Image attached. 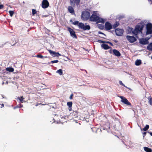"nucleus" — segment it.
<instances>
[{
	"instance_id": "6ab92c4d",
	"label": "nucleus",
	"mask_w": 152,
	"mask_h": 152,
	"mask_svg": "<svg viewBox=\"0 0 152 152\" xmlns=\"http://www.w3.org/2000/svg\"><path fill=\"white\" fill-rule=\"evenodd\" d=\"M6 69L9 72H13L14 71V69L12 67L6 68Z\"/></svg>"
},
{
	"instance_id": "f8f14e48",
	"label": "nucleus",
	"mask_w": 152,
	"mask_h": 152,
	"mask_svg": "<svg viewBox=\"0 0 152 152\" xmlns=\"http://www.w3.org/2000/svg\"><path fill=\"white\" fill-rule=\"evenodd\" d=\"M124 32L123 30L119 28L116 29L115 30V32L117 35L118 36H121Z\"/></svg>"
},
{
	"instance_id": "6e6d98bb",
	"label": "nucleus",
	"mask_w": 152,
	"mask_h": 152,
	"mask_svg": "<svg viewBox=\"0 0 152 152\" xmlns=\"http://www.w3.org/2000/svg\"><path fill=\"white\" fill-rule=\"evenodd\" d=\"M151 59H152V56L151 57Z\"/></svg>"
},
{
	"instance_id": "473e14b6",
	"label": "nucleus",
	"mask_w": 152,
	"mask_h": 152,
	"mask_svg": "<svg viewBox=\"0 0 152 152\" xmlns=\"http://www.w3.org/2000/svg\"><path fill=\"white\" fill-rule=\"evenodd\" d=\"M58 62V60H55L52 61H50V63H57Z\"/></svg>"
},
{
	"instance_id": "72a5a7b5",
	"label": "nucleus",
	"mask_w": 152,
	"mask_h": 152,
	"mask_svg": "<svg viewBox=\"0 0 152 152\" xmlns=\"http://www.w3.org/2000/svg\"><path fill=\"white\" fill-rule=\"evenodd\" d=\"M91 129H92V130L93 132H94L95 130H96V132L99 130V129H96V128H91Z\"/></svg>"
},
{
	"instance_id": "dca6fc26",
	"label": "nucleus",
	"mask_w": 152,
	"mask_h": 152,
	"mask_svg": "<svg viewBox=\"0 0 152 152\" xmlns=\"http://www.w3.org/2000/svg\"><path fill=\"white\" fill-rule=\"evenodd\" d=\"M113 54L117 56H120L121 54L117 50L114 49L113 50Z\"/></svg>"
},
{
	"instance_id": "e433bc0d",
	"label": "nucleus",
	"mask_w": 152,
	"mask_h": 152,
	"mask_svg": "<svg viewBox=\"0 0 152 152\" xmlns=\"http://www.w3.org/2000/svg\"><path fill=\"white\" fill-rule=\"evenodd\" d=\"M105 43L109 44L112 46L113 45V44L109 41L105 42Z\"/></svg>"
},
{
	"instance_id": "3c124183",
	"label": "nucleus",
	"mask_w": 152,
	"mask_h": 152,
	"mask_svg": "<svg viewBox=\"0 0 152 152\" xmlns=\"http://www.w3.org/2000/svg\"><path fill=\"white\" fill-rule=\"evenodd\" d=\"M114 41H115V42H117V41H116V40H114Z\"/></svg>"
},
{
	"instance_id": "58836bf2",
	"label": "nucleus",
	"mask_w": 152,
	"mask_h": 152,
	"mask_svg": "<svg viewBox=\"0 0 152 152\" xmlns=\"http://www.w3.org/2000/svg\"><path fill=\"white\" fill-rule=\"evenodd\" d=\"M4 5L2 4L0 5V9H2L4 7Z\"/></svg>"
},
{
	"instance_id": "ea45409f",
	"label": "nucleus",
	"mask_w": 152,
	"mask_h": 152,
	"mask_svg": "<svg viewBox=\"0 0 152 152\" xmlns=\"http://www.w3.org/2000/svg\"><path fill=\"white\" fill-rule=\"evenodd\" d=\"M124 139H125L124 137H123V139H122V142H123V143L125 145H126L125 144L124 141Z\"/></svg>"
},
{
	"instance_id": "aec40b11",
	"label": "nucleus",
	"mask_w": 152,
	"mask_h": 152,
	"mask_svg": "<svg viewBox=\"0 0 152 152\" xmlns=\"http://www.w3.org/2000/svg\"><path fill=\"white\" fill-rule=\"evenodd\" d=\"M144 149L146 152H152V150L148 147H144Z\"/></svg>"
},
{
	"instance_id": "de8ad7c7",
	"label": "nucleus",
	"mask_w": 152,
	"mask_h": 152,
	"mask_svg": "<svg viewBox=\"0 0 152 152\" xmlns=\"http://www.w3.org/2000/svg\"><path fill=\"white\" fill-rule=\"evenodd\" d=\"M23 107V105H21L20 107Z\"/></svg>"
},
{
	"instance_id": "7c9ffc66",
	"label": "nucleus",
	"mask_w": 152,
	"mask_h": 152,
	"mask_svg": "<svg viewBox=\"0 0 152 152\" xmlns=\"http://www.w3.org/2000/svg\"><path fill=\"white\" fill-rule=\"evenodd\" d=\"M79 23H79V22L78 21H76L72 23V24L75 25H77L78 26V25L79 24Z\"/></svg>"
},
{
	"instance_id": "ddd939ff",
	"label": "nucleus",
	"mask_w": 152,
	"mask_h": 152,
	"mask_svg": "<svg viewBox=\"0 0 152 152\" xmlns=\"http://www.w3.org/2000/svg\"><path fill=\"white\" fill-rule=\"evenodd\" d=\"M105 28L107 30H110L112 29V26L110 23L108 22H107L105 24Z\"/></svg>"
},
{
	"instance_id": "c03bdc74",
	"label": "nucleus",
	"mask_w": 152,
	"mask_h": 152,
	"mask_svg": "<svg viewBox=\"0 0 152 152\" xmlns=\"http://www.w3.org/2000/svg\"><path fill=\"white\" fill-rule=\"evenodd\" d=\"M19 107L18 106H16V107H14V109H15L16 108H18V107Z\"/></svg>"
},
{
	"instance_id": "09e8293b",
	"label": "nucleus",
	"mask_w": 152,
	"mask_h": 152,
	"mask_svg": "<svg viewBox=\"0 0 152 152\" xmlns=\"http://www.w3.org/2000/svg\"><path fill=\"white\" fill-rule=\"evenodd\" d=\"M105 128H103V129L104 130H105ZM106 130H107V128H106Z\"/></svg>"
},
{
	"instance_id": "b1692460",
	"label": "nucleus",
	"mask_w": 152,
	"mask_h": 152,
	"mask_svg": "<svg viewBox=\"0 0 152 152\" xmlns=\"http://www.w3.org/2000/svg\"><path fill=\"white\" fill-rule=\"evenodd\" d=\"M148 50L152 51V43H150L147 47Z\"/></svg>"
},
{
	"instance_id": "5fc2aeb1",
	"label": "nucleus",
	"mask_w": 152,
	"mask_h": 152,
	"mask_svg": "<svg viewBox=\"0 0 152 152\" xmlns=\"http://www.w3.org/2000/svg\"><path fill=\"white\" fill-rule=\"evenodd\" d=\"M38 106V104H36V106Z\"/></svg>"
},
{
	"instance_id": "a878e982",
	"label": "nucleus",
	"mask_w": 152,
	"mask_h": 152,
	"mask_svg": "<svg viewBox=\"0 0 152 152\" xmlns=\"http://www.w3.org/2000/svg\"><path fill=\"white\" fill-rule=\"evenodd\" d=\"M56 73L60 75H61L63 74V71L61 69H59L56 71Z\"/></svg>"
},
{
	"instance_id": "49530a36",
	"label": "nucleus",
	"mask_w": 152,
	"mask_h": 152,
	"mask_svg": "<svg viewBox=\"0 0 152 152\" xmlns=\"http://www.w3.org/2000/svg\"><path fill=\"white\" fill-rule=\"evenodd\" d=\"M71 109H71V108H69V110L70 111H71Z\"/></svg>"
},
{
	"instance_id": "a18cd8bd",
	"label": "nucleus",
	"mask_w": 152,
	"mask_h": 152,
	"mask_svg": "<svg viewBox=\"0 0 152 152\" xmlns=\"http://www.w3.org/2000/svg\"><path fill=\"white\" fill-rule=\"evenodd\" d=\"M4 104H1V108H2V107H4Z\"/></svg>"
},
{
	"instance_id": "5701e85b",
	"label": "nucleus",
	"mask_w": 152,
	"mask_h": 152,
	"mask_svg": "<svg viewBox=\"0 0 152 152\" xmlns=\"http://www.w3.org/2000/svg\"><path fill=\"white\" fill-rule=\"evenodd\" d=\"M119 24V23L116 21L115 22V23L114 24V25L113 26V28L115 29V28H116Z\"/></svg>"
},
{
	"instance_id": "37998d69",
	"label": "nucleus",
	"mask_w": 152,
	"mask_h": 152,
	"mask_svg": "<svg viewBox=\"0 0 152 152\" xmlns=\"http://www.w3.org/2000/svg\"><path fill=\"white\" fill-rule=\"evenodd\" d=\"M146 134V132H144L143 133V137H144L145 136V135Z\"/></svg>"
},
{
	"instance_id": "2eb2a0df",
	"label": "nucleus",
	"mask_w": 152,
	"mask_h": 152,
	"mask_svg": "<svg viewBox=\"0 0 152 152\" xmlns=\"http://www.w3.org/2000/svg\"><path fill=\"white\" fill-rule=\"evenodd\" d=\"M68 11L70 13L72 14L75 13L74 10L73 8L71 6H69L68 7Z\"/></svg>"
},
{
	"instance_id": "6e6552de",
	"label": "nucleus",
	"mask_w": 152,
	"mask_h": 152,
	"mask_svg": "<svg viewBox=\"0 0 152 152\" xmlns=\"http://www.w3.org/2000/svg\"><path fill=\"white\" fill-rule=\"evenodd\" d=\"M126 38L131 43H133L136 40V38L133 36L127 35Z\"/></svg>"
},
{
	"instance_id": "4468645a",
	"label": "nucleus",
	"mask_w": 152,
	"mask_h": 152,
	"mask_svg": "<svg viewBox=\"0 0 152 152\" xmlns=\"http://www.w3.org/2000/svg\"><path fill=\"white\" fill-rule=\"evenodd\" d=\"M140 44L143 45L147 44L148 43V40L144 38L141 39L140 40Z\"/></svg>"
},
{
	"instance_id": "2f4dec72",
	"label": "nucleus",
	"mask_w": 152,
	"mask_h": 152,
	"mask_svg": "<svg viewBox=\"0 0 152 152\" xmlns=\"http://www.w3.org/2000/svg\"><path fill=\"white\" fill-rule=\"evenodd\" d=\"M18 99H19V100L21 102H23V96H21L20 97H18Z\"/></svg>"
},
{
	"instance_id": "0eeeda50",
	"label": "nucleus",
	"mask_w": 152,
	"mask_h": 152,
	"mask_svg": "<svg viewBox=\"0 0 152 152\" xmlns=\"http://www.w3.org/2000/svg\"><path fill=\"white\" fill-rule=\"evenodd\" d=\"M80 0H70V3L71 6L74 7L76 4L77 6H78L80 4Z\"/></svg>"
},
{
	"instance_id": "f704fd0d",
	"label": "nucleus",
	"mask_w": 152,
	"mask_h": 152,
	"mask_svg": "<svg viewBox=\"0 0 152 152\" xmlns=\"http://www.w3.org/2000/svg\"><path fill=\"white\" fill-rule=\"evenodd\" d=\"M36 13V10L32 9V13L33 15H35Z\"/></svg>"
},
{
	"instance_id": "4c0bfd02",
	"label": "nucleus",
	"mask_w": 152,
	"mask_h": 152,
	"mask_svg": "<svg viewBox=\"0 0 152 152\" xmlns=\"http://www.w3.org/2000/svg\"><path fill=\"white\" fill-rule=\"evenodd\" d=\"M98 42H99L100 43H104V42L105 43V41H103L101 40H98Z\"/></svg>"
},
{
	"instance_id": "f03ea898",
	"label": "nucleus",
	"mask_w": 152,
	"mask_h": 152,
	"mask_svg": "<svg viewBox=\"0 0 152 152\" xmlns=\"http://www.w3.org/2000/svg\"><path fill=\"white\" fill-rule=\"evenodd\" d=\"M90 17V12L87 11H85L82 12L81 15V18L84 20H88Z\"/></svg>"
},
{
	"instance_id": "4d7b16f0",
	"label": "nucleus",
	"mask_w": 152,
	"mask_h": 152,
	"mask_svg": "<svg viewBox=\"0 0 152 152\" xmlns=\"http://www.w3.org/2000/svg\"><path fill=\"white\" fill-rule=\"evenodd\" d=\"M110 53H111V52L110 51Z\"/></svg>"
},
{
	"instance_id": "39448f33",
	"label": "nucleus",
	"mask_w": 152,
	"mask_h": 152,
	"mask_svg": "<svg viewBox=\"0 0 152 152\" xmlns=\"http://www.w3.org/2000/svg\"><path fill=\"white\" fill-rule=\"evenodd\" d=\"M78 27L79 28L83 30L84 31L89 30L90 29V26L89 25H85L84 23H80L78 25Z\"/></svg>"
},
{
	"instance_id": "f3484780",
	"label": "nucleus",
	"mask_w": 152,
	"mask_h": 152,
	"mask_svg": "<svg viewBox=\"0 0 152 152\" xmlns=\"http://www.w3.org/2000/svg\"><path fill=\"white\" fill-rule=\"evenodd\" d=\"M101 47L105 50H107L110 48V47L109 46L107 45L104 44H102Z\"/></svg>"
},
{
	"instance_id": "9b49d317",
	"label": "nucleus",
	"mask_w": 152,
	"mask_h": 152,
	"mask_svg": "<svg viewBox=\"0 0 152 152\" xmlns=\"http://www.w3.org/2000/svg\"><path fill=\"white\" fill-rule=\"evenodd\" d=\"M49 5V3L47 0H43L42 1V7L43 8H47Z\"/></svg>"
},
{
	"instance_id": "412c9836",
	"label": "nucleus",
	"mask_w": 152,
	"mask_h": 152,
	"mask_svg": "<svg viewBox=\"0 0 152 152\" xmlns=\"http://www.w3.org/2000/svg\"><path fill=\"white\" fill-rule=\"evenodd\" d=\"M127 33L128 34H130L132 33V31H133V29L132 28L129 27L127 30Z\"/></svg>"
},
{
	"instance_id": "f257e3e1",
	"label": "nucleus",
	"mask_w": 152,
	"mask_h": 152,
	"mask_svg": "<svg viewBox=\"0 0 152 152\" xmlns=\"http://www.w3.org/2000/svg\"><path fill=\"white\" fill-rule=\"evenodd\" d=\"M144 22L143 21H141L137 25L132 31V34L136 35L138 34L142 33V31L144 26Z\"/></svg>"
},
{
	"instance_id": "393cba45",
	"label": "nucleus",
	"mask_w": 152,
	"mask_h": 152,
	"mask_svg": "<svg viewBox=\"0 0 152 152\" xmlns=\"http://www.w3.org/2000/svg\"><path fill=\"white\" fill-rule=\"evenodd\" d=\"M148 99V103L151 105H152V98L151 96H149Z\"/></svg>"
},
{
	"instance_id": "7ed1b4c3",
	"label": "nucleus",
	"mask_w": 152,
	"mask_h": 152,
	"mask_svg": "<svg viewBox=\"0 0 152 152\" xmlns=\"http://www.w3.org/2000/svg\"><path fill=\"white\" fill-rule=\"evenodd\" d=\"M97 11H94L93 14L90 18V20L91 21L97 22L99 16L97 15Z\"/></svg>"
},
{
	"instance_id": "c756f323",
	"label": "nucleus",
	"mask_w": 152,
	"mask_h": 152,
	"mask_svg": "<svg viewBox=\"0 0 152 152\" xmlns=\"http://www.w3.org/2000/svg\"><path fill=\"white\" fill-rule=\"evenodd\" d=\"M10 16L12 17L13 16V14L14 13V12L13 11H10L9 12Z\"/></svg>"
},
{
	"instance_id": "20e7f679",
	"label": "nucleus",
	"mask_w": 152,
	"mask_h": 152,
	"mask_svg": "<svg viewBox=\"0 0 152 152\" xmlns=\"http://www.w3.org/2000/svg\"><path fill=\"white\" fill-rule=\"evenodd\" d=\"M146 35H148L152 33V23H147L146 25Z\"/></svg>"
},
{
	"instance_id": "8fccbe9b",
	"label": "nucleus",
	"mask_w": 152,
	"mask_h": 152,
	"mask_svg": "<svg viewBox=\"0 0 152 152\" xmlns=\"http://www.w3.org/2000/svg\"><path fill=\"white\" fill-rule=\"evenodd\" d=\"M150 135L152 136V132L150 133Z\"/></svg>"
},
{
	"instance_id": "a19ab883",
	"label": "nucleus",
	"mask_w": 152,
	"mask_h": 152,
	"mask_svg": "<svg viewBox=\"0 0 152 152\" xmlns=\"http://www.w3.org/2000/svg\"><path fill=\"white\" fill-rule=\"evenodd\" d=\"M73 96V94H71L70 96V97H69V99H72V96Z\"/></svg>"
},
{
	"instance_id": "c9c22d12",
	"label": "nucleus",
	"mask_w": 152,
	"mask_h": 152,
	"mask_svg": "<svg viewBox=\"0 0 152 152\" xmlns=\"http://www.w3.org/2000/svg\"><path fill=\"white\" fill-rule=\"evenodd\" d=\"M119 83L121 85L125 87H126L122 83L121 81H119Z\"/></svg>"
},
{
	"instance_id": "a211bd4d",
	"label": "nucleus",
	"mask_w": 152,
	"mask_h": 152,
	"mask_svg": "<svg viewBox=\"0 0 152 152\" xmlns=\"http://www.w3.org/2000/svg\"><path fill=\"white\" fill-rule=\"evenodd\" d=\"M106 19H104L102 18H99V19L98 20L97 22L98 23H104L105 21L106 20Z\"/></svg>"
},
{
	"instance_id": "cd10ccee",
	"label": "nucleus",
	"mask_w": 152,
	"mask_h": 152,
	"mask_svg": "<svg viewBox=\"0 0 152 152\" xmlns=\"http://www.w3.org/2000/svg\"><path fill=\"white\" fill-rule=\"evenodd\" d=\"M149 128V126L148 125H146L145 127L143 129V130L144 131H146Z\"/></svg>"
},
{
	"instance_id": "c85d7f7f",
	"label": "nucleus",
	"mask_w": 152,
	"mask_h": 152,
	"mask_svg": "<svg viewBox=\"0 0 152 152\" xmlns=\"http://www.w3.org/2000/svg\"><path fill=\"white\" fill-rule=\"evenodd\" d=\"M36 57H37L38 58H43V57L47 58V56H46L45 57H43V56H42V55L40 54H38L37 55L35 56Z\"/></svg>"
},
{
	"instance_id": "423d86ee",
	"label": "nucleus",
	"mask_w": 152,
	"mask_h": 152,
	"mask_svg": "<svg viewBox=\"0 0 152 152\" xmlns=\"http://www.w3.org/2000/svg\"><path fill=\"white\" fill-rule=\"evenodd\" d=\"M118 97L120 98L121 99V102L124 104L128 105H131V104L129 102L128 100L125 97L122 96H119Z\"/></svg>"
},
{
	"instance_id": "1a4fd4ad",
	"label": "nucleus",
	"mask_w": 152,
	"mask_h": 152,
	"mask_svg": "<svg viewBox=\"0 0 152 152\" xmlns=\"http://www.w3.org/2000/svg\"><path fill=\"white\" fill-rule=\"evenodd\" d=\"M68 31H69L70 35L73 38H77V36L74 30L70 28H68Z\"/></svg>"
},
{
	"instance_id": "603ef678",
	"label": "nucleus",
	"mask_w": 152,
	"mask_h": 152,
	"mask_svg": "<svg viewBox=\"0 0 152 152\" xmlns=\"http://www.w3.org/2000/svg\"><path fill=\"white\" fill-rule=\"evenodd\" d=\"M4 83V82H3V83H2V85H3Z\"/></svg>"
},
{
	"instance_id": "4be33fe9",
	"label": "nucleus",
	"mask_w": 152,
	"mask_h": 152,
	"mask_svg": "<svg viewBox=\"0 0 152 152\" xmlns=\"http://www.w3.org/2000/svg\"><path fill=\"white\" fill-rule=\"evenodd\" d=\"M141 63V61L140 60H137L135 62V64L137 66H139Z\"/></svg>"
},
{
	"instance_id": "864d4df0",
	"label": "nucleus",
	"mask_w": 152,
	"mask_h": 152,
	"mask_svg": "<svg viewBox=\"0 0 152 152\" xmlns=\"http://www.w3.org/2000/svg\"><path fill=\"white\" fill-rule=\"evenodd\" d=\"M110 127L109 126H108V128L109 129H110Z\"/></svg>"
},
{
	"instance_id": "9d476101",
	"label": "nucleus",
	"mask_w": 152,
	"mask_h": 152,
	"mask_svg": "<svg viewBox=\"0 0 152 152\" xmlns=\"http://www.w3.org/2000/svg\"><path fill=\"white\" fill-rule=\"evenodd\" d=\"M48 51L50 55L53 57H58L61 56V55L58 52H56L55 51H52L50 50H48Z\"/></svg>"
},
{
	"instance_id": "79ce46f5",
	"label": "nucleus",
	"mask_w": 152,
	"mask_h": 152,
	"mask_svg": "<svg viewBox=\"0 0 152 152\" xmlns=\"http://www.w3.org/2000/svg\"><path fill=\"white\" fill-rule=\"evenodd\" d=\"M98 33H99V34H103L104 35H105L103 33H102V32H101L100 31H99L98 32Z\"/></svg>"
},
{
	"instance_id": "bb28decb",
	"label": "nucleus",
	"mask_w": 152,
	"mask_h": 152,
	"mask_svg": "<svg viewBox=\"0 0 152 152\" xmlns=\"http://www.w3.org/2000/svg\"><path fill=\"white\" fill-rule=\"evenodd\" d=\"M67 104L69 108H71L72 107V102H67Z\"/></svg>"
}]
</instances>
